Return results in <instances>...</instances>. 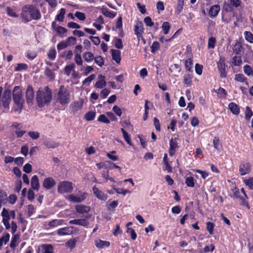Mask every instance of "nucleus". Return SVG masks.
Here are the masks:
<instances>
[{
  "label": "nucleus",
  "mask_w": 253,
  "mask_h": 253,
  "mask_svg": "<svg viewBox=\"0 0 253 253\" xmlns=\"http://www.w3.org/2000/svg\"><path fill=\"white\" fill-rule=\"evenodd\" d=\"M21 17L25 23H27L32 20L40 19L41 18V14L40 10L34 5H26L22 8Z\"/></svg>",
  "instance_id": "f257e3e1"
},
{
  "label": "nucleus",
  "mask_w": 253,
  "mask_h": 253,
  "mask_svg": "<svg viewBox=\"0 0 253 253\" xmlns=\"http://www.w3.org/2000/svg\"><path fill=\"white\" fill-rule=\"evenodd\" d=\"M52 99V91L48 86L44 87V90L39 89L37 92L36 101L40 107L49 103Z\"/></svg>",
  "instance_id": "f03ea898"
},
{
  "label": "nucleus",
  "mask_w": 253,
  "mask_h": 253,
  "mask_svg": "<svg viewBox=\"0 0 253 253\" xmlns=\"http://www.w3.org/2000/svg\"><path fill=\"white\" fill-rule=\"evenodd\" d=\"M12 99L16 105L15 111L20 113L23 107L24 99L23 98L22 90L19 86H15L13 90Z\"/></svg>",
  "instance_id": "7ed1b4c3"
},
{
  "label": "nucleus",
  "mask_w": 253,
  "mask_h": 253,
  "mask_svg": "<svg viewBox=\"0 0 253 253\" xmlns=\"http://www.w3.org/2000/svg\"><path fill=\"white\" fill-rule=\"evenodd\" d=\"M70 91L64 85H60L56 94V101L62 106L67 105L70 101Z\"/></svg>",
  "instance_id": "20e7f679"
},
{
  "label": "nucleus",
  "mask_w": 253,
  "mask_h": 253,
  "mask_svg": "<svg viewBox=\"0 0 253 253\" xmlns=\"http://www.w3.org/2000/svg\"><path fill=\"white\" fill-rule=\"evenodd\" d=\"M73 189V184L71 182L63 181L58 183L57 191L60 194L71 193Z\"/></svg>",
  "instance_id": "39448f33"
},
{
  "label": "nucleus",
  "mask_w": 253,
  "mask_h": 253,
  "mask_svg": "<svg viewBox=\"0 0 253 253\" xmlns=\"http://www.w3.org/2000/svg\"><path fill=\"white\" fill-rule=\"evenodd\" d=\"M225 59L224 57H221L219 60L217 62V68L220 73V77L221 78H225L226 77V72L225 71Z\"/></svg>",
  "instance_id": "423d86ee"
},
{
  "label": "nucleus",
  "mask_w": 253,
  "mask_h": 253,
  "mask_svg": "<svg viewBox=\"0 0 253 253\" xmlns=\"http://www.w3.org/2000/svg\"><path fill=\"white\" fill-rule=\"evenodd\" d=\"M11 91L10 90L7 89L4 90L3 95L1 98V102L2 106L4 108L9 107V103L11 101Z\"/></svg>",
  "instance_id": "0eeeda50"
},
{
  "label": "nucleus",
  "mask_w": 253,
  "mask_h": 253,
  "mask_svg": "<svg viewBox=\"0 0 253 253\" xmlns=\"http://www.w3.org/2000/svg\"><path fill=\"white\" fill-rule=\"evenodd\" d=\"M34 96V91L33 87L30 85H28L26 91V99L28 105H32L33 104Z\"/></svg>",
  "instance_id": "6e6552de"
},
{
  "label": "nucleus",
  "mask_w": 253,
  "mask_h": 253,
  "mask_svg": "<svg viewBox=\"0 0 253 253\" xmlns=\"http://www.w3.org/2000/svg\"><path fill=\"white\" fill-rule=\"evenodd\" d=\"M91 215L87 214L83 219H75L69 221V223L70 224L80 225L84 227H87L89 225V222L86 220L90 217Z\"/></svg>",
  "instance_id": "1a4fd4ad"
},
{
  "label": "nucleus",
  "mask_w": 253,
  "mask_h": 253,
  "mask_svg": "<svg viewBox=\"0 0 253 253\" xmlns=\"http://www.w3.org/2000/svg\"><path fill=\"white\" fill-rule=\"evenodd\" d=\"M54 247L51 244H44L39 247L37 253H53Z\"/></svg>",
  "instance_id": "9d476101"
},
{
  "label": "nucleus",
  "mask_w": 253,
  "mask_h": 253,
  "mask_svg": "<svg viewBox=\"0 0 253 253\" xmlns=\"http://www.w3.org/2000/svg\"><path fill=\"white\" fill-rule=\"evenodd\" d=\"M134 31L138 40H139L140 38H142V36L144 32V28L143 23L141 21L138 22L135 25Z\"/></svg>",
  "instance_id": "9b49d317"
},
{
  "label": "nucleus",
  "mask_w": 253,
  "mask_h": 253,
  "mask_svg": "<svg viewBox=\"0 0 253 253\" xmlns=\"http://www.w3.org/2000/svg\"><path fill=\"white\" fill-rule=\"evenodd\" d=\"M56 185V182L52 177L45 178L42 183V186L46 189H50Z\"/></svg>",
  "instance_id": "f8f14e48"
},
{
  "label": "nucleus",
  "mask_w": 253,
  "mask_h": 253,
  "mask_svg": "<svg viewBox=\"0 0 253 253\" xmlns=\"http://www.w3.org/2000/svg\"><path fill=\"white\" fill-rule=\"evenodd\" d=\"M92 190L93 192V194L95 195V197L97 198L98 199L101 200L102 201H106L108 198V195L105 194L101 190H99L98 188L96 186H94L92 188Z\"/></svg>",
  "instance_id": "ddd939ff"
},
{
  "label": "nucleus",
  "mask_w": 253,
  "mask_h": 253,
  "mask_svg": "<svg viewBox=\"0 0 253 253\" xmlns=\"http://www.w3.org/2000/svg\"><path fill=\"white\" fill-rule=\"evenodd\" d=\"M172 161L169 162L168 158V155L167 153L164 154L163 160V164L164 167H163V170H167L168 172H172V167H171V164Z\"/></svg>",
  "instance_id": "4468645a"
},
{
  "label": "nucleus",
  "mask_w": 253,
  "mask_h": 253,
  "mask_svg": "<svg viewBox=\"0 0 253 253\" xmlns=\"http://www.w3.org/2000/svg\"><path fill=\"white\" fill-rule=\"evenodd\" d=\"M251 169V165L249 163H241L239 166V171L242 175L249 173Z\"/></svg>",
  "instance_id": "2eb2a0df"
},
{
  "label": "nucleus",
  "mask_w": 253,
  "mask_h": 253,
  "mask_svg": "<svg viewBox=\"0 0 253 253\" xmlns=\"http://www.w3.org/2000/svg\"><path fill=\"white\" fill-rule=\"evenodd\" d=\"M84 100L80 99L79 101H74L71 104L70 108L72 109V111L75 113L82 108Z\"/></svg>",
  "instance_id": "dca6fc26"
},
{
  "label": "nucleus",
  "mask_w": 253,
  "mask_h": 253,
  "mask_svg": "<svg viewBox=\"0 0 253 253\" xmlns=\"http://www.w3.org/2000/svg\"><path fill=\"white\" fill-rule=\"evenodd\" d=\"M75 209L79 213H87L90 211V207L84 205H78L75 206Z\"/></svg>",
  "instance_id": "f3484780"
},
{
  "label": "nucleus",
  "mask_w": 253,
  "mask_h": 253,
  "mask_svg": "<svg viewBox=\"0 0 253 253\" xmlns=\"http://www.w3.org/2000/svg\"><path fill=\"white\" fill-rule=\"evenodd\" d=\"M73 227L71 226L60 228L57 231V234L59 236L70 235L73 233Z\"/></svg>",
  "instance_id": "a211bd4d"
},
{
  "label": "nucleus",
  "mask_w": 253,
  "mask_h": 253,
  "mask_svg": "<svg viewBox=\"0 0 253 253\" xmlns=\"http://www.w3.org/2000/svg\"><path fill=\"white\" fill-rule=\"evenodd\" d=\"M233 194L231 196L233 198H239L241 200V205L246 206L247 207H249V204L248 202L244 199L243 198L240 196V192L239 189L235 188L234 189H233Z\"/></svg>",
  "instance_id": "6ab92c4d"
},
{
  "label": "nucleus",
  "mask_w": 253,
  "mask_h": 253,
  "mask_svg": "<svg viewBox=\"0 0 253 253\" xmlns=\"http://www.w3.org/2000/svg\"><path fill=\"white\" fill-rule=\"evenodd\" d=\"M112 59L117 64H120L121 60V51L116 49H111L110 50Z\"/></svg>",
  "instance_id": "aec40b11"
},
{
  "label": "nucleus",
  "mask_w": 253,
  "mask_h": 253,
  "mask_svg": "<svg viewBox=\"0 0 253 253\" xmlns=\"http://www.w3.org/2000/svg\"><path fill=\"white\" fill-rule=\"evenodd\" d=\"M98 78L99 80L96 82L95 87L96 88H102L106 85L105 77L102 75H99Z\"/></svg>",
  "instance_id": "412c9836"
},
{
  "label": "nucleus",
  "mask_w": 253,
  "mask_h": 253,
  "mask_svg": "<svg viewBox=\"0 0 253 253\" xmlns=\"http://www.w3.org/2000/svg\"><path fill=\"white\" fill-rule=\"evenodd\" d=\"M220 9V6L218 4L212 5L209 11V15L210 17L211 18L216 17Z\"/></svg>",
  "instance_id": "4be33fe9"
},
{
  "label": "nucleus",
  "mask_w": 253,
  "mask_h": 253,
  "mask_svg": "<svg viewBox=\"0 0 253 253\" xmlns=\"http://www.w3.org/2000/svg\"><path fill=\"white\" fill-rule=\"evenodd\" d=\"M31 185L32 188L35 190H39L40 188V184L37 175H34L31 178Z\"/></svg>",
  "instance_id": "5701e85b"
},
{
  "label": "nucleus",
  "mask_w": 253,
  "mask_h": 253,
  "mask_svg": "<svg viewBox=\"0 0 253 253\" xmlns=\"http://www.w3.org/2000/svg\"><path fill=\"white\" fill-rule=\"evenodd\" d=\"M101 12L104 16L110 18H114L117 15V12L110 11L107 8H102Z\"/></svg>",
  "instance_id": "b1692460"
},
{
  "label": "nucleus",
  "mask_w": 253,
  "mask_h": 253,
  "mask_svg": "<svg viewBox=\"0 0 253 253\" xmlns=\"http://www.w3.org/2000/svg\"><path fill=\"white\" fill-rule=\"evenodd\" d=\"M95 245L98 248H103L104 247H108L110 245L109 241L98 240L95 241Z\"/></svg>",
  "instance_id": "393cba45"
},
{
  "label": "nucleus",
  "mask_w": 253,
  "mask_h": 253,
  "mask_svg": "<svg viewBox=\"0 0 253 253\" xmlns=\"http://www.w3.org/2000/svg\"><path fill=\"white\" fill-rule=\"evenodd\" d=\"M43 144L47 148H55L59 145L58 143L52 140L44 141Z\"/></svg>",
  "instance_id": "a878e982"
},
{
  "label": "nucleus",
  "mask_w": 253,
  "mask_h": 253,
  "mask_svg": "<svg viewBox=\"0 0 253 253\" xmlns=\"http://www.w3.org/2000/svg\"><path fill=\"white\" fill-rule=\"evenodd\" d=\"M44 75L51 81H53L55 79V75L54 73L48 67L45 69Z\"/></svg>",
  "instance_id": "bb28decb"
},
{
  "label": "nucleus",
  "mask_w": 253,
  "mask_h": 253,
  "mask_svg": "<svg viewBox=\"0 0 253 253\" xmlns=\"http://www.w3.org/2000/svg\"><path fill=\"white\" fill-rule=\"evenodd\" d=\"M229 108L231 111L234 114L237 115L240 112V109L238 106L233 102H231L229 104Z\"/></svg>",
  "instance_id": "cd10ccee"
},
{
  "label": "nucleus",
  "mask_w": 253,
  "mask_h": 253,
  "mask_svg": "<svg viewBox=\"0 0 253 253\" xmlns=\"http://www.w3.org/2000/svg\"><path fill=\"white\" fill-rule=\"evenodd\" d=\"M121 131L123 133V137L126 142L130 146L132 145L130 135L128 134L124 128H121Z\"/></svg>",
  "instance_id": "c85d7f7f"
},
{
  "label": "nucleus",
  "mask_w": 253,
  "mask_h": 253,
  "mask_svg": "<svg viewBox=\"0 0 253 253\" xmlns=\"http://www.w3.org/2000/svg\"><path fill=\"white\" fill-rule=\"evenodd\" d=\"M83 58L86 62H90L94 59L93 54L89 51H86L83 54Z\"/></svg>",
  "instance_id": "c756f323"
},
{
  "label": "nucleus",
  "mask_w": 253,
  "mask_h": 253,
  "mask_svg": "<svg viewBox=\"0 0 253 253\" xmlns=\"http://www.w3.org/2000/svg\"><path fill=\"white\" fill-rule=\"evenodd\" d=\"M235 80L237 82H241V83L245 82V84L247 85H249L248 82L246 81H247L246 78L242 74H236L235 77Z\"/></svg>",
  "instance_id": "7c9ffc66"
},
{
  "label": "nucleus",
  "mask_w": 253,
  "mask_h": 253,
  "mask_svg": "<svg viewBox=\"0 0 253 253\" xmlns=\"http://www.w3.org/2000/svg\"><path fill=\"white\" fill-rule=\"evenodd\" d=\"M96 116V113L94 111H88L84 115L85 119L87 121L93 120Z\"/></svg>",
  "instance_id": "2f4dec72"
},
{
  "label": "nucleus",
  "mask_w": 253,
  "mask_h": 253,
  "mask_svg": "<svg viewBox=\"0 0 253 253\" xmlns=\"http://www.w3.org/2000/svg\"><path fill=\"white\" fill-rule=\"evenodd\" d=\"M75 68V65L73 63L66 66L64 68V71L65 74L68 76H70L71 71H73Z\"/></svg>",
  "instance_id": "473e14b6"
},
{
  "label": "nucleus",
  "mask_w": 253,
  "mask_h": 253,
  "mask_svg": "<svg viewBox=\"0 0 253 253\" xmlns=\"http://www.w3.org/2000/svg\"><path fill=\"white\" fill-rule=\"evenodd\" d=\"M63 220L62 219H53L48 223V226L51 227H57L62 224Z\"/></svg>",
  "instance_id": "72a5a7b5"
},
{
  "label": "nucleus",
  "mask_w": 253,
  "mask_h": 253,
  "mask_svg": "<svg viewBox=\"0 0 253 253\" xmlns=\"http://www.w3.org/2000/svg\"><path fill=\"white\" fill-rule=\"evenodd\" d=\"M20 237V235L19 234H16L13 236L10 244V247L11 248L14 249L16 247V242L18 239H19Z\"/></svg>",
  "instance_id": "f704fd0d"
},
{
  "label": "nucleus",
  "mask_w": 253,
  "mask_h": 253,
  "mask_svg": "<svg viewBox=\"0 0 253 253\" xmlns=\"http://www.w3.org/2000/svg\"><path fill=\"white\" fill-rule=\"evenodd\" d=\"M150 103V101L148 100H146L145 101V105H144V108H145V112L143 114V119L144 121H146L148 117V114H149V107L148 106V103Z\"/></svg>",
  "instance_id": "c9c22d12"
},
{
  "label": "nucleus",
  "mask_w": 253,
  "mask_h": 253,
  "mask_svg": "<svg viewBox=\"0 0 253 253\" xmlns=\"http://www.w3.org/2000/svg\"><path fill=\"white\" fill-rule=\"evenodd\" d=\"M10 235L8 233L4 234L3 236L0 238V248L2 246L3 243L6 244L9 240Z\"/></svg>",
  "instance_id": "e433bc0d"
},
{
  "label": "nucleus",
  "mask_w": 253,
  "mask_h": 253,
  "mask_svg": "<svg viewBox=\"0 0 253 253\" xmlns=\"http://www.w3.org/2000/svg\"><path fill=\"white\" fill-rule=\"evenodd\" d=\"M244 35L245 39L247 42L253 43V34L251 32L245 31Z\"/></svg>",
  "instance_id": "4c0bfd02"
},
{
  "label": "nucleus",
  "mask_w": 253,
  "mask_h": 253,
  "mask_svg": "<svg viewBox=\"0 0 253 253\" xmlns=\"http://www.w3.org/2000/svg\"><path fill=\"white\" fill-rule=\"evenodd\" d=\"M233 49L236 54H240L243 51V46L240 43L237 42L234 45Z\"/></svg>",
  "instance_id": "58836bf2"
},
{
  "label": "nucleus",
  "mask_w": 253,
  "mask_h": 253,
  "mask_svg": "<svg viewBox=\"0 0 253 253\" xmlns=\"http://www.w3.org/2000/svg\"><path fill=\"white\" fill-rule=\"evenodd\" d=\"M56 51L55 48H50L47 52L48 57L51 60H54L56 58Z\"/></svg>",
  "instance_id": "ea45409f"
},
{
  "label": "nucleus",
  "mask_w": 253,
  "mask_h": 253,
  "mask_svg": "<svg viewBox=\"0 0 253 253\" xmlns=\"http://www.w3.org/2000/svg\"><path fill=\"white\" fill-rule=\"evenodd\" d=\"M170 28V25L169 22H164L162 26V30L164 32V33L165 35H167L169 33V31Z\"/></svg>",
  "instance_id": "a19ab883"
},
{
  "label": "nucleus",
  "mask_w": 253,
  "mask_h": 253,
  "mask_svg": "<svg viewBox=\"0 0 253 253\" xmlns=\"http://www.w3.org/2000/svg\"><path fill=\"white\" fill-rule=\"evenodd\" d=\"M37 56V53L35 51L28 50L27 51L26 56L31 60L34 59Z\"/></svg>",
  "instance_id": "79ce46f5"
},
{
  "label": "nucleus",
  "mask_w": 253,
  "mask_h": 253,
  "mask_svg": "<svg viewBox=\"0 0 253 253\" xmlns=\"http://www.w3.org/2000/svg\"><path fill=\"white\" fill-rule=\"evenodd\" d=\"M28 65L25 63H19L17 66L15 67V71H20L22 70H26L28 69Z\"/></svg>",
  "instance_id": "37998d69"
},
{
  "label": "nucleus",
  "mask_w": 253,
  "mask_h": 253,
  "mask_svg": "<svg viewBox=\"0 0 253 253\" xmlns=\"http://www.w3.org/2000/svg\"><path fill=\"white\" fill-rule=\"evenodd\" d=\"M115 46L118 49H122L123 48V43L121 39L115 38L114 41Z\"/></svg>",
  "instance_id": "c03bdc74"
},
{
  "label": "nucleus",
  "mask_w": 253,
  "mask_h": 253,
  "mask_svg": "<svg viewBox=\"0 0 253 253\" xmlns=\"http://www.w3.org/2000/svg\"><path fill=\"white\" fill-rule=\"evenodd\" d=\"M253 116V113L249 107H247L245 111V118L247 121H249Z\"/></svg>",
  "instance_id": "a18cd8bd"
},
{
  "label": "nucleus",
  "mask_w": 253,
  "mask_h": 253,
  "mask_svg": "<svg viewBox=\"0 0 253 253\" xmlns=\"http://www.w3.org/2000/svg\"><path fill=\"white\" fill-rule=\"evenodd\" d=\"M185 183L187 186L193 187L195 185L193 177L192 176L187 177L185 180Z\"/></svg>",
  "instance_id": "49530a36"
},
{
  "label": "nucleus",
  "mask_w": 253,
  "mask_h": 253,
  "mask_svg": "<svg viewBox=\"0 0 253 253\" xmlns=\"http://www.w3.org/2000/svg\"><path fill=\"white\" fill-rule=\"evenodd\" d=\"M6 13L7 15L9 16L12 17H18V15L15 12V11L10 7H7L6 9Z\"/></svg>",
  "instance_id": "de8ad7c7"
},
{
  "label": "nucleus",
  "mask_w": 253,
  "mask_h": 253,
  "mask_svg": "<svg viewBox=\"0 0 253 253\" xmlns=\"http://www.w3.org/2000/svg\"><path fill=\"white\" fill-rule=\"evenodd\" d=\"M95 62L100 67H102L104 64V60L102 56H97L94 58Z\"/></svg>",
  "instance_id": "09e8293b"
},
{
  "label": "nucleus",
  "mask_w": 253,
  "mask_h": 253,
  "mask_svg": "<svg viewBox=\"0 0 253 253\" xmlns=\"http://www.w3.org/2000/svg\"><path fill=\"white\" fill-rule=\"evenodd\" d=\"M66 43L68 44V46L72 45H75L76 44L77 42V40L75 37H70L68 38L65 40Z\"/></svg>",
  "instance_id": "8fccbe9b"
},
{
  "label": "nucleus",
  "mask_w": 253,
  "mask_h": 253,
  "mask_svg": "<svg viewBox=\"0 0 253 253\" xmlns=\"http://www.w3.org/2000/svg\"><path fill=\"white\" fill-rule=\"evenodd\" d=\"M184 84L188 86H190L192 84V78L190 74L184 75Z\"/></svg>",
  "instance_id": "3c124183"
},
{
  "label": "nucleus",
  "mask_w": 253,
  "mask_h": 253,
  "mask_svg": "<svg viewBox=\"0 0 253 253\" xmlns=\"http://www.w3.org/2000/svg\"><path fill=\"white\" fill-rule=\"evenodd\" d=\"M28 134L33 139H37L40 137V133L38 131H30L28 132Z\"/></svg>",
  "instance_id": "603ef678"
},
{
  "label": "nucleus",
  "mask_w": 253,
  "mask_h": 253,
  "mask_svg": "<svg viewBox=\"0 0 253 253\" xmlns=\"http://www.w3.org/2000/svg\"><path fill=\"white\" fill-rule=\"evenodd\" d=\"M213 144L214 148L217 150L219 151L221 148V144L220 143L219 140L217 137H214L213 140Z\"/></svg>",
  "instance_id": "864d4df0"
},
{
  "label": "nucleus",
  "mask_w": 253,
  "mask_h": 253,
  "mask_svg": "<svg viewBox=\"0 0 253 253\" xmlns=\"http://www.w3.org/2000/svg\"><path fill=\"white\" fill-rule=\"evenodd\" d=\"M242 62L241 57L234 56L232 58V63L234 66H240Z\"/></svg>",
  "instance_id": "5fc2aeb1"
},
{
  "label": "nucleus",
  "mask_w": 253,
  "mask_h": 253,
  "mask_svg": "<svg viewBox=\"0 0 253 253\" xmlns=\"http://www.w3.org/2000/svg\"><path fill=\"white\" fill-rule=\"evenodd\" d=\"M68 44L66 43L65 41H63L59 42L57 45V48L58 51H60L62 49H63L67 47H68Z\"/></svg>",
  "instance_id": "6e6d98bb"
},
{
  "label": "nucleus",
  "mask_w": 253,
  "mask_h": 253,
  "mask_svg": "<svg viewBox=\"0 0 253 253\" xmlns=\"http://www.w3.org/2000/svg\"><path fill=\"white\" fill-rule=\"evenodd\" d=\"M97 121L100 122H102L105 124H109L110 121L106 117V116L104 114L100 115Z\"/></svg>",
  "instance_id": "4d7b16f0"
},
{
  "label": "nucleus",
  "mask_w": 253,
  "mask_h": 253,
  "mask_svg": "<svg viewBox=\"0 0 253 253\" xmlns=\"http://www.w3.org/2000/svg\"><path fill=\"white\" fill-rule=\"evenodd\" d=\"M95 75L92 74L85 78L83 81V84H87L89 85L90 83L92 81H93L95 78Z\"/></svg>",
  "instance_id": "13d9d810"
},
{
  "label": "nucleus",
  "mask_w": 253,
  "mask_h": 253,
  "mask_svg": "<svg viewBox=\"0 0 253 253\" xmlns=\"http://www.w3.org/2000/svg\"><path fill=\"white\" fill-rule=\"evenodd\" d=\"M75 61L76 63L78 65H82L83 60L82 59L81 55L80 53H76L75 55Z\"/></svg>",
  "instance_id": "bf43d9fd"
},
{
  "label": "nucleus",
  "mask_w": 253,
  "mask_h": 253,
  "mask_svg": "<svg viewBox=\"0 0 253 253\" xmlns=\"http://www.w3.org/2000/svg\"><path fill=\"white\" fill-rule=\"evenodd\" d=\"M77 240L75 239H70L66 243V245L70 249H74L76 245Z\"/></svg>",
  "instance_id": "052dcab7"
},
{
  "label": "nucleus",
  "mask_w": 253,
  "mask_h": 253,
  "mask_svg": "<svg viewBox=\"0 0 253 253\" xmlns=\"http://www.w3.org/2000/svg\"><path fill=\"white\" fill-rule=\"evenodd\" d=\"M160 48V43L158 42H154L151 46V52L155 53L156 51L158 50Z\"/></svg>",
  "instance_id": "680f3d73"
},
{
  "label": "nucleus",
  "mask_w": 253,
  "mask_h": 253,
  "mask_svg": "<svg viewBox=\"0 0 253 253\" xmlns=\"http://www.w3.org/2000/svg\"><path fill=\"white\" fill-rule=\"evenodd\" d=\"M67 199L74 203H80L81 200L79 196H76L74 195H70L68 196Z\"/></svg>",
  "instance_id": "e2e57ef3"
},
{
  "label": "nucleus",
  "mask_w": 253,
  "mask_h": 253,
  "mask_svg": "<svg viewBox=\"0 0 253 253\" xmlns=\"http://www.w3.org/2000/svg\"><path fill=\"white\" fill-rule=\"evenodd\" d=\"M127 233L130 234L132 240H134L136 239L137 234L133 229L128 227L127 229Z\"/></svg>",
  "instance_id": "0e129e2a"
},
{
  "label": "nucleus",
  "mask_w": 253,
  "mask_h": 253,
  "mask_svg": "<svg viewBox=\"0 0 253 253\" xmlns=\"http://www.w3.org/2000/svg\"><path fill=\"white\" fill-rule=\"evenodd\" d=\"M75 16L79 19L80 20L84 21L85 19V14L80 12V11H76L75 13Z\"/></svg>",
  "instance_id": "69168bd1"
},
{
  "label": "nucleus",
  "mask_w": 253,
  "mask_h": 253,
  "mask_svg": "<svg viewBox=\"0 0 253 253\" xmlns=\"http://www.w3.org/2000/svg\"><path fill=\"white\" fill-rule=\"evenodd\" d=\"M216 42L215 38L214 37H211L208 40V47L209 48H213L215 46Z\"/></svg>",
  "instance_id": "338daca9"
},
{
  "label": "nucleus",
  "mask_w": 253,
  "mask_h": 253,
  "mask_svg": "<svg viewBox=\"0 0 253 253\" xmlns=\"http://www.w3.org/2000/svg\"><path fill=\"white\" fill-rule=\"evenodd\" d=\"M245 183L248 186L250 189L253 190V178L250 177L248 179L245 180Z\"/></svg>",
  "instance_id": "774afa93"
}]
</instances>
